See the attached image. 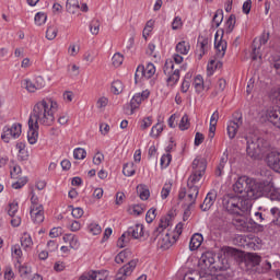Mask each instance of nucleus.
I'll return each instance as SVG.
<instances>
[{"label": "nucleus", "mask_w": 280, "mask_h": 280, "mask_svg": "<svg viewBox=\"0 0 280 280\" xmlns=\"http://www.w3.org/2000/svg\"><path fill=\"white\" fill-rule=\"evenodd\" d=\"M21 132H23V126L19 122H14L11 126L4 127L1 139L4 143H10V139H19Z\"/></svg>", "instance_id": "12"}, {"label": "nucleus", "mask_w": 280, "mask_h": 280, "mask_svg": "<svg viewBox=\"0 0 280 280\" xmlns=\"http://www.w3.org/2000/svg\"><path fill=\"white\" fill-rule=\"evenodd\" d=\"M192 86L197 93H202L205 91V79L201 75H197L194 80Z\"/></svg>", "instance_id": "32"}, {"label": "nucleus", "mask_w": 280, "mask_h": 280, "mask_svg": "<svg viewBox=\"0 0 280 280\" xmlns=\"http://www.w3.org/2000/svg\"><path fill=\"white\" fill-rule=\"evenodd\" d=\"M246 261L252 266H259V264H261V257L257 254H248Z\"/></svg>", "instance_id": "42"}, {"label": "nucleus", "mask_w": 280, "mask_h": 280, "mask_svg": "<svg viewBox=\"0 0 280 280\" xmlns=\"http://www.w3.org/2000/svg\"><path fill=\"white\" fill-rule=\"evenodd\" d=\"M199 191L200 187L198 185H188V190L186 191L185 189H182L178 198L179 200H184V205L194 207V205H196V200L198 199Z\"/></svg>", "instance_id": "9"}, {"label": "nucleus", "mask_w": 280, "mask_h": 280, "mask_svg": "<svg viewBox=\"0 0 280 280\" xmlns=\"http://www.w3.org/2000/svg\"><path fill=\"white\" fill-rule=\"evenodd\" d=\"M112 63L113 67H121V65H124V56L121 55V52H116L114 54L113 58H112Z\"/></svg>", "instance_id": "43"}, {"label": "nucleus", "mask_w": 280, "mask_h": 280, "mask_svg": "<svg viewBox=\"0 0 280 280\" xmlns=\"http://www.w3.org/2000/svg\"><path fill=\"white\" fill-rule=\"evenodd\" d=\"M156 73V68L154 63H148L145 67L138 66L135 73V84H141L145 82V80H150V78H154Z\"/></svg>", "instance_id": "8"}, {"label": "nucleus", "mask_w": 280, "mask_h": 280, "mask_svg": "<svg viewBox=\"0 0 280 280\" xmlns=\"http://www.w3.org/2000/svg\"><path fill=\"white\" fill-rule=\"evenodd\" d=\"M164 73L168 86H174L180 80V69L176 68L174 61L167 60L164 65Z\"/></svg>", "instance_id": "10"}, {"label": "nucleus", "mask_w": 280, "mask_h": 280, "mask_svg": "<svg viewBox=\"0 0 280 280\" xmlns=\"http://www.w3.org/2000/svg\"><path fill=\"white\" fill-rule=\"evenodd\" d=\"M243 120H242V116H240L238 118H235L234 120H230L228 122V136L229 139H235V137H237V130H240V128H242L243 125Z\"/></svg>", "instance_id": "17"}, {"label": "nucleus", "mask_w": 280, "mask_h": 280, "mask_svg": "<svg viewBox=\"0 0 280 280\" xmlns=\"http://www.w3.org/2000/svg\"><path fill=\"white\" fill-rule=\"evenodd\" d=\"M214 49L217 50L215 57L208 62L207 74L213 75L215 69H222L221 58L226 54V40L220 37L219 32L214 35Z\"/></svg>", "instance_id": "5"}, {"label": "nucleus", "mask_w": 280, "mask_h": 280, "mask_svg": "<svg viewBox=\"0 0 280 280\" xmlns=\"http://www.w3.org/2000/svg\"><path fill=\"white\" fill-rule=\"evenodd\" d=\"M199 268L200 280H218V278L214 277L215 272H218V270H228L229 265H218L215 255L211 252H207L202 254L199 259Z\"/></svg>", "instance_id": "3"}, {"label": "nucleus", "mask_w": 280, "mask_h": 280, "mask_svg": "<svg viewBox=\"0 0 280 280\" xmlns=\"http://www.w3.org/2000/svg\"><path fill=\"white\" fill-rule=\"evenodd\" d=\"M271 67H273L276 73L280 75V56H273L271 58Z\"/></svg>", "instance_id": "52"}, {"label": "nucleus", "mask_w": 280, "mask_h": 280, "mask_svg": "<svg viewBox=\"0 0 280 280\" xmlns=\"http://www.w3.org/2000/svg\"><path fill=\"white\" fill-rule=\"evenodd\" d=\"M172 191V183H167L163 186L162 191H161V198L162 200L167 199Z\"/></svg>", "instance_id": "50"}, {"label": "nucleus", "mask_w": 280, "mask_h": 280, "mask_svg": "<svg viewBox=\"0 0 280 280\" xmlns=\"http://www.w3.org/2000/svg\"><path fill=\"white\" fill-rule=\"evenodd\" d=\"M73 156L77 161H82V160L86 159V150H84L82 148H77L73 151Z\"/></svg>", "instance_id": "47"}, {"label": "nucleus", "mask_w": 280, "mask_h": 280, "mask_svg": "<svg viewBox=\"0 0 280 280\" xmlns=\"http://www.w3.org/2000/svg\"><path fill=\"white\" fill-rule=\"evenodd\" d=\"M151 242L160 250H167L172 248V245L176 244V236H172L170 230H167L164 233H153V238H151Z\"/></svg>", "instance_id": "7"}, {"label": "nucleus", "mask_w": 280, "mask_h": 280, "mask_svg": "<svg viewBox=\"0 0 280 280\" xmlns=\"http://www.w3.org/2000/svg\"><path fill=\"white\" fill-rule=\"evenodd\" d=\"M46 82L43 75H37L35 79H24L22 81V86L27 91V93H36L45 89Z\"/></svg>", "instance_id": "11"}, {"label": "nucleus", "mask_w": 280, "mask_h": 280, "mask_svg": "<svg viewBox=\"0 0 280 280\" xmlns=\"http://www.w3.org/2000/svg\"><path fill=\"white\" fill-rule=\"evenodd\" d=\"M191 49V46L189 45L188 42H179L176 45V51L177 54H180L182 56H187V54H189V50Z\"/></svg>", "instance_id": "30"}, {"label": "nucleus", "mask_w": 280, "mask_h": 280, "mask_svg": "<svg viewBox=\"0 0 280 280\" xmlns=\"http://www.w3.org/2000/svg\"><path fill=\"white\" fill-rule=\"evenodd\" d=\"M156 218V209L151 208L145 215V220L148 222V224L154 222V219Z\"/></svg>", "instance_id": "55"}, {"label": "nucleus", "mask_w": 280, "mask_h": 280, "mask_svg": "<svg viewBox=\"0 0 280 280\" xmlns=\"http://www.w3.org/2000/svg\"><path fill=\"white\" fill-rule=\"evenodd\" d=\"M150 126H152V117H145L144 119H142L141 122V130H148V128H150Z\"/></svg>", "instance_id": "61"}, {"label": "nucleus", "mask_w": 280, "mask_h": 280, "mask_svg": "<svg viewBox=\"0 0 280 280\" xmlns=\"http://www.w3.org/2000/svg\"><path fill=\"white\" fill-rule=\"evenodd\" d=\"M27 185V178H20L18 182L12 184L13 189H21Z\"/></svg>", "instance_id": "59"}, {"label": "nucleus", "mask_w": 280, "mask_h": 280, "mask_svg": "<svg viewBox=\"0 0 280 280\" xmlns=\"http://www.w3.org/2000/svg\"><path fill=\"white\" fill-rule=\"evenodd\" d=\"M269 188V183L246 176L240 177L233 185V191L241 196H224L222 207L232 215H244L253 209V201L259 200Z\"/></svg>", "instance_id": "1"}, {"label": "nucleus", "mask_w": 280, "mask_h": 280, "mask_svg": "<svg viewBox=\"0 0 280 280\" xmlns=\"http://www.w3.org/2000/svg\"><path fill=\"white\" fill-rule=\"evenodd\" d=\"M235 28V15H230L228 21L225 22V34H231Z\"/></svg>", "instance_id": "40"}, {"label": "nucleus", "mask_w": 280, "mask_h": 280, "mask_svg": "<svg viewBox=\"0 0 280 280\" xmlns=\"http://www.w3.org/2000/svg\"><path fill=\"white\" fill-rule=\"evenodd\" d=\"M270 185H269V188L267 191L270 192V198L271 200H280V189H277V188H271L270 189Z\"/></svg>", "instance_id": "57"}, {"label": "nucleus", "mask_w": 280, "mask_h": 280, "mask_svg": "<svg viewBox=\"0 0 280 280\" xmlns=\"http://www.w3.org/2000/svg\"><path fill=\"white\" fill-rule=\"evenodd\" d=\"M108 271H88L79 277L78 280H107Z\"/></svg>", "instance_id": "19"}, {"label": "nucleus", "mask_w": 280, "mask_h": 280, "mask_svg": "<svg viewBox=\"0 0 280 280\" xmlns=\"http://www.w3.org/2000/svg\"><path fill=\"white\" fill-rule=\"evenodd\" d=\"M97 108H106L108 106V97L101 96L96 102Z\"/></svg>", "instance_id": "60"}, {"label": "nucleus", "mask_w": 280, "mask_h": 280, "mask_svg": "<svg viewBox=\"0 0 280 280\" xmlns=\"http://www.w3.org/2000/svg\"><path fill=\"white\" fill-rule=\"evenodd\" d=\"M100 27H101V24H100L98 20H93L90 23L91 35L92 36H97V34H100Z\"/></svg>", "instance_id": "45"}, {"label": "nucleus", "mask_w": 280, "mask_h": 280, "mask_svg": "<svg viewBox=\"0 0 280 280\" xmlns=\"http://www.w3.org/2000/svg\"><path fill=\"white\" fill-rule=\"evenodd\" d=\"M34 21H35V25H37L38 27H40V25H45V23H47V13L45 12L36 13Z\"/></svg>", "instance_id": "37"}, {"label": "nucleus", "mask_w": 280, "mask_h": 280, "mask_svg": "<svg viewBox=\"0 0 280 280\" xmlns=\"http://www.w3.org/2000/svg\"><path fill=\"white\" fill-rule=\"evenodd\" d=\"M66 10L69 14H77L80 10V2L78 0H67Z\"/></svg>", "instance_id": "29"}, {"label": "nucleus", "mask_w": 280, "mask_h": 280, "mask_svg": "<svg viewBox=\"0 0 280 280\" xmlns=\"http://www.w3.org/2000/svg\"><path fill=\"white\" fill-rule=\"evenodd\" d=\"M137 192L142 200H148V198H150V188H148L145 184L138 185Z\"/></svg>", "instance_id": "31"}, {"label": "nucleus", "mask_w": 280, "mask_h": 280, "mask_svg": "<svg viewBox=\"0 0 280 280\" xmlns=\"http://www.w3.org/2000/svg\"><path fill=\"white\" fill-rule=\"evenodd\" d=\"M234 226L238 229V231H243L244 233H248L250 231V226H248V221H246V218L238 217L233 220Z\"/></svg>", "instance_id": "24"}, {"label": "nucleus", "mask_w": 280, "mask_h": 280, "mask_svg": "<svg viewBox=\"0 0 280 280\" xmlns=\"http://www.w3.org/2000/svg\"><path fill=\"white\" fill-rule=\"evenodd\" d=\"M153 27H154V21L149 20L142 32V36L143 38H145V40H148V37L150 36V33L152 32Z\"/></svg>", "instance_id": "41"}, {"label": "nucleus", "mask_w": 280, "mask_h": 280, "mask_svg": "<svg viewBox=\"0 0 280 280\" xmlns=\"http://www.w3.org/2000/svg\"><path fill=\"white\" fill-rule=\"evenodd\" d=\"M218 198V192L215 190H211L207 194L203 203L200 206L201 211H209L211 207H213V203L215 202Z\"/></svg>", "instance_id": "21"}, {"label": "nucleus", "mask_w": 280, "mask_h": 280, "mask_svg": "<svg viewBox=\"0 0 280 280\" xmlns=\"http://www.w3.org/2000/svg\"><path fill=\"white\" fill-rule=\"evenodd\" d=\"M63 242L65 244H69V248H72V250H78V248H80V241L74 234H65Z\"/></svg>", "instance_id": "22"}, {"label": "nucleus", "mask_w": 280, "mask_h": 280, "mask_svg": "<svg viewBox=\"0 0 280 280\" xmlns=\"http://www.w3.org/2000/svg\"><path fill=\"white\" fill-rule=\"evenodd\" d=\"M261 117L264 118L265 121H270V124H273L276 128L280 129V107L279 106H273L267 108Z\"/></svg>", "instance_id": "14"}, {"label": "nucleus", "mask_w": 280, "mask_h": 280, "mask_svg": "<svg viewBox=\"0 0 280 280\" xmlns=\"http://www.w3.org/2000/svg\"><path fill=\"white\" fill-rule=\"evenodd\" d=\"M272 151L270 142L264 138L252 137L247 138L246 154L249 159H261L265 154Z\"/></svg>", "instance_id": "4"}, {"label": "nucleus", "mask_w": 280, "mask_h": 280, "mask_svg": "<svg viewBox=\"0 0 280 280\" xmlns=\"http://www.w3.org/2000/svg\"><path fill=\"white\" fill-rule=\"evenodd\" d=\"M131 215H141L143 213V208L139 205L133 206L129 209Z\"/></svg>", "instance_id": "62"}, {"label": "nucleus", "mask_w": 280, "mask_h": 280, "mask_svg": "<svg viewBox=\"0 0 280 280\" xmlns=\"http://www.w3.org/2000/svg\"><path fill=\"white\" fill-rule=\"evenodd\" d=\"M268 40H270V33H262L259 38L254 39L252 60H261V45H266Z\"/></svg>", "instance_id": "13"}, {"label": "nucleus", "mask_w": 280, "mask_h": 280, "mask_svg": "<svg viewBox=\"0 0 280 280\" xmlns=\"http://www.w3.org/2000/svg\"><path fill=\"white\" fill-rule=\"evenodd\" d=\"M127 233H129V235H132L133 240H139L140 237H143V224H136L131 226Z\"/></svg>", "instance_id": "26"}, {"label": "nucleus", "mask_w": 280, "mask_h": 280, "mask_svg": "<svg viewBox=\"0 0 280 280\" xmlns=\"http://www.w3.org/2000/svg\"><path fill=\"white\" fill-rule=\"evenodd\" d=\"M130 244V234L128 232H125L117 241V247L118 248H126Z\"/></svg>", "instance_id": "33"}, {"label": "nucleus", "mask_w": 280, "mask_h": 280, "mask_svg": "<svg viewBox=\"0 0 280 280\" xmlns=\"http://www.w3.org/2000/svg\"><path fill=\"white\" fill-rule=\"evenodd\" d=\"M89 231L92 233V235H100V233H102V226H100L97 223H91Z\"/></svg>", "instance_id": "53"}, {"label": "nucleus", "mask_w": 280, "mask_h": 280, "mask_svg": "<svg viewBox=\"0 0 280 280\" xmlns=\"http://www.w3.org/2000/svg\"><path fill=\"white\" fill-rule=\"evenodd\" d=\"M184 207H185V210H184L183 220H184V222H187V220H189V218H191V210L194 209V206L184 203Z\"/></svg>", "instance_id": "56"}, {"label": "nucleus", "mask_w": 280, "mask_h": 280, "mask_svg": "<svg viewBox=\"0 0 280 280\" xmlns=\"http://www.w3.org/2000/svg\"><path fill=\"white\" fill-rule=\"evenodd\" d=\"M135 173H136V170H135V163L132 162H129V163H126L122 167V174L124 176H135Z\"/></svg>", "instance_id": "36"}, {"label": "nucleus", "mask_w": 280, "mask_h": 280, "mask_svg": "<svg viewBox=\"0 0 280 280\" xmlns=\"http://www.w3.org/2000/svg\"><path fill=\"white\" fill-rule=\"evenodd\" d=\"M170 163H172V154L166 153V154L162 155V158H161V166L162 167H168Z\"/></svg>", "instance_id": "54"}, {"label": "nucleus", "mask_w": 280, "mask_h": 280, "mask_svg": "<svg viewBox=\"0 0 280 280\" xmlns=\"http://www.w3.org/2000/svg\"><path fill=\"white\" fill-rule=\"evenodd\" d=\"M207 172V160L206 159H195L192 162V174L188 178L187 185H202V176Z\"/></svg>", "instance_id": "6"}, {"label": "nucleus", "mask_w": 280, "mask_h": 280, "mask_svg": "<svg viewBox=\"0 0 280 280\" xmlns=\"http://www.w3.org/2000/svg\"><path fill=\"white\" fill-rule=\"evenodd\" d=\"M132 259V252L130 249H124L115 257L116 264H124V261H129Z\"/></svg>", "instance_id": "27"}, {"label": "nucleus", "mask_w": 280, "mask_h": 280, "mask_svg": "<svg viewBox=\"0 0 280 280\" xmlns=\"http://www.w3.org/2000/svg\"><path fill=\"white\" fill-rule=\"evenodd\" d=\"M222 21H224V15L222 14V11H217L212 18V27H218L219 25H222Z\"/></svg>", "instance_id": "39"}, {"label": "nucleus", "mask_w": 280, "mask_h": 280, "mask_svg": "<svg viewBox=\"0 0 280 280\" xmlns=\"http://www.w3.org/2000/svg\"><path fill=\"white\" fill-rule=\"evenodd\" d=\"M270 97L272 102L278 104V102H280V88L271 90Z\"/></svg>", "instance_id": "58"}, {"label": "nucleus", "mask_w": 280, "mask_h": 280, "mask_svg": "<svg viewBox=\"0 0 280 280\" xmlns=\"http://www.w3.org/2000/svg\"><path fill=\"white\" fill-rule=\"evenodd\" d=\"M202 242H205V237L202 236V234H194L190 238L189 250H198V248L202 246Z\"/></svg>", "instance_id": "23"}, {"label": "nucleus", "mask_w": 280, "mask_h": 280, "mask_svg": "<svg viewBox=\"0 0 280 280\" xmlns=\"http://www.w3.org/2000/svg\"><path fill=\"white\" fill-rule=\"evenodd\" d=\"M267 163L269 167H272L275 172L280 174V153L277 151H271L268 153Z\"/></svg>", "instance_id": "20"}, {"label": "nucleus", "mask_w": 280, "mask_h": 280, "mask_svg": "<svg viewBox=\"0 0 280 280\" xmlns=\"http://www.w3.org/2000/svg\"><path fill=\"white\" fill-rule=\"evenodd\" d=\"M11 178H19V174H21V166L15 165L10 172Z\"/></svg>", "instance_id": "64"}, {"label": "nucleus", "mask_w": 280, "mask_h": 280, "mask_svg": "<svg viewBox=\"0 0 280 280\" xmlns=\"http://www.w3.org/2000/svg\"><path fill=\"white\" fill-rule=\"evenodd\" d=\"M58 101L46 97L37 102L28 119L27 141L34 145L38 141V128H49L56 124V113H58Z\"/></svg>", "instance_id": "2"}, {"label": "nucleus", "mask_w": 280, "mask_h": 280, "mask_svg": "<svg viewBox=\"0 0 280 280\" xmlns=\"http://www.w3.org/2000/svg\"><path fill=\"white\" fill-rule=\"evenodd\" d=\"M58 36V28L56 26H48L46 31L47 40H54Z\"/></svg>", "instance_id": "44"}, {"label": "nucleus", "mask_w": 280, "mask_h": 280, "mask_svg": "<svg viewBox=\"0 0 280 280\" xmlns=\"http://www.w3.org/2000/svg\"><path fill=\"white\" fill-rule=\"evenodd\" d=\"M190 124H189V116L185 114L179 122V130H188Z\"/></svg>", "instance_id": "51"}, {"label": "nucleus", "mask_w": 280, "mask_h": 280, "mask_svg": "<svg viewBox=\"0 0 280 280\" xmlns=\"http://www.w3.org/2000/svg\"><path fill=\"white\" fill-rule=\"evenodd\" d=\"M31 218L35 224L45 222V209L43 206H31Z\"/></svg>", "instance_id": "18"}, {"label": "nucleus", "mask_w": 280, "mask_h": 280, "mask_svg": "<svg viewBox=\"0 0 280 280\" xmlns=\"http://www.w3.org/2000/svg\"><path fill=\"white\" fill-rule=\"evenodd\" d=\"M161 132H163V124L158 122L151 128L150 137H152V139H159V137H161Z\"/></svg>", "instance_id": "34"}, {"label": "nucleus", "mask_w": 280, "mask_h": 280, "mask_svg": "<svg viewBox=\"0 0 280 280\" xmlns=\"http://www.w3.org/2000/svg\"><path fill=\"white\" fill-rule=\"evenodd\" d=\"M16 213H19V202L16 201L10 202L8 206V214L10 217H14L16 215Z\"/></svg>", "instance_id": "49"}, {"label": "nucleus", "mask_w": 280, "mask_h": 280, "mask_svg": "<svg viewBox=\"0 0 280 280\" xmlns=\"http://www.w3.org/2000/svg\"><path fill=\"white\" fill-rule=\"evenodd\" d=\"M15 268L20 275V277H23L24 279H27V277H30V275L32 273V267L22 264L21 260H18L15 262Z\"/></svg>", "instance_id": "25"}, {"label": "nucleus", "mask_w": 280, "mask_h": 280, "mask_svg": "<svg viewBox=\"0 0 280 280\" xmlns=\"http://www.w3.org/2000/svg\"><path fill=\"white\" fill-rule=\"evenodd\" d=\"M21 244L25 249L32 248V246L34 245V242H32V236H30L28 234H24L21 238Z\"/></svg>", "instance_id": "46"}, {"label": "nucleus", "mask_w": 280, "mask_h": 280, "mask_svg": "<svg viewBox=\"0 0 280 280\" xmlns=\"http://www.w3.org/2000/svg\"><path fill=\"white\" fill-rule=\"evenodd\" d=\"M171 221L170 218L164 217L161 219V222L158 229L153 233H167L170 231Z\"/></svg>", "instance_id": "28"}, {"label": "nucleus", "mask_w": 280, "mask_h": 280, "mask_svg": "<svg viewBox=\"0 0 280 280\" xmlns=\"http://www.w3.org/2000/svg\"><path fill=\"white\" fill-rule=\"evenodd\" d=\"M150 97V90H144L142 91V93H137L130 102V106H131V113L130 115H132L135 113V110H137V108H139V106H141L142 102H145V100H148Z\"/></svg>", "instance_id": "16"}, {"label": "nucleus", "mask_w": 280, "mask_h": 280, "mask_svg": "<svg viewBox=\"0 0 280 280\" xmlns=\"http://www.w3.org/2000/svg\"><path fill=\"white\" fill-rule=\"evenodd\" d=\"M68 54L72 58H75V56L80 54V45L75 43L70 44V46L68 47Z\"/></svg>", "instance_id": "48"}, {"label": "nucleus", "mask_w": 280, "mask_h": 280, "mask_svg": "<svg viewBox=\"0 0 280 280\" xmlns=\"http://www.w3.org/2000/svg\"><path fill=\"white\" fill-rule=\"evenodd\" d=\"M112 93L114 95H120V93H124V83L119 80H116L112 83Z\"/></svg>", "instance_id": "35"}, {"label": "nucleus", "mask_w": 280, "mask_h": 280, "mask_svg": "<svg viewBox=\"0 0 280 280\" xmlns=\"http://www.w3.org/2000/svg\"><path fill=\"white\" fill-rule=\"evenodd\" d=\"M180 27H183V20L179 16H177L174 19L172 23V30H180Z\"/></svg>", "instance_id": "63"}, {"label": "nucleus", "mask_w": 280, "mask_h": 280, "mask_svg": "<svg viewBox=\"0 0 280 280\" xmlns=\"http://www.w3.org/2000/svg\"><path fill=\"white\" fill-rule=\"evenodd\" d=\"M138 262V259H132L127 265L121 267L116 273V280H126V278L130 277V275H132V270L137 268Z\"/></svg>", "instance_id": "15"}, {"label": "nucleus", "mask_w": 280, "mask_h": 280, "mask_svg": "<svg viewBox=\"0 0 280 280\" xmlns=\"http://www.w3.org/2000/svg\"><path fill=\"white\" fill-rule=\"evenodd\" d=\"M209 45V42L207 39H202L199 43V49L197 50V58L198 60H201L202 56H205L206 51H207V46Z\"/></svg>", "instance_id": "38"}]
</instances>
